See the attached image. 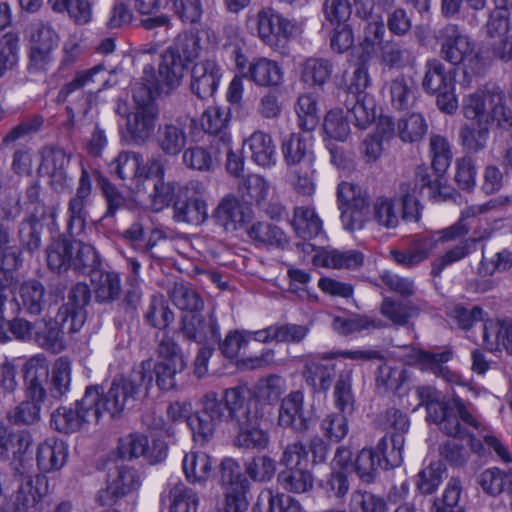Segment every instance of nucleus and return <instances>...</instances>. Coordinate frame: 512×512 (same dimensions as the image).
<instances>
[{"instance_id":"49","label":"nucleus","mask_w":512,"mask_h":512,"mask_svg":"<svg viewBox=\"0 0 512 512\" xmlns=\"http://www.w3.org/2000/svg\"><path fill=\"white\" fill-rule=\"evenodd\" d=\"M433 249V241L429 238L414 240L406 250H391V258L405 268H413L426 260Z\"/></svg>"},{"instance_id":"23","label":"nucleus","mask_w":512,"mask_h":512,"mask_svg":"<svg viewBox=\"0 0 512 512\" xmlns=\"http://www.w3.org/2000/svg\"><path fill=\"white\" fill-rule=\"evenodd\" d=\"M278 425L301 433L309 429V420L304 413V394L302 391H292L281 400Z\"/></svg>"},{"instance_id":"5","label":"nucleus","mask_w":512,"mask_h":512,"mask_svg":"<svg viewBox=\"0 0 512 512\" xmlns=\"http://www.w3.org/2000/svg\"><path fill=\"white\" fill-rule=\"evenodd\" d=\"M279 463L285 466L277 476V481L284 490L301 494L313 489L312 465L307 447L302 441L289 443L284 448Z\"/></svg>"},{"instance_id":"35","label":"nucleus","mask_w":512,"mask_h":512,"mask_svg":"<svg viewBox=\"0 0 512 512\" xmlns=\"http://www.w3.org/2000/svg\"><path fill=\"white\" fill-rule=\"evenodd\" d=\"M141 82H137L132 86V98L135 103V108H142L148 106H157L154 100V94L159 93L162 85L168 86L160 77L155 74V69L152 65H145L143 68V75Z\"/></svg>"},{"instance_id":"29","label":"nucleus","mask_w":512,"mask_h":512,"mask_svg":"<svg viewBox=\"0 0 512 512\" xmlns=\"http://www.w3.org/2000/svg\"><path fill=\"white\" fill-rule=\"evenodd\" d=\"M26 397L45 399L49 382V366L44 358L32 357L23 366Z\"/></svg>"},{"instance_id":"30","label":"nucleus","mask_w":512,"mask_h":512,"mask_svg":"<svg viewBox=\"0 0 512 512\" xmlns=\"http://www.w3.org/2000/svg\"><path fill=\"white\" fill-rule=\"evenodd\" d=\"M483 344L490 352L505 350L512 355V318L486 321L483 328Z\"/></svg>"},{"instance_id":"48","label":"nucleus","mask_w":512,"mask_h":512,"mask_svg":"<svg viewBox=\"0 0 512 512\" xmlns=\"http://www.w3.org/2000/svg\"><path fill=\"white\" fill-rule=\"evenodd\" d=\"M212 466V458L202 451L186 453L182 461L183 472L191 483L205 482L211 475Z\"/></svg>"},{"instance_id":"31","label":"nucleus","mask_w":512,"mask_h":512,"mask_svg":"<svg viewBox=\"0 0 512 512\" xmlns=\"http://www.w3.org/2000/svg\"><path fill=\"white\" fill-rule=\"evenodd\" d=\"M215 223L226 231L240 229L250 218L249 209L233 196L222 199L212 214Z\"/></svg>"},{"instance_id":"19","label":"nucleus","mask_w":512,"mask_h":512,"mask_svg":"<svg viewBox=\"0 0 512 512\" xmlns=\"http://www.w3.org/2000/svg\"><path fill=\"white\" fill-rule=\"evenodd\" d=\"M264 416L265 413L235 427L237 434L234 438V444L236 447L251 452H261L268 449L271 436L269 430L262 427Z\"/></svg>"},{"instance_id":"13","label":"nucleus","mask_w":512,"mask_h":512,"mask_svg":"<svg viewBox=\"0 0 512 512\" xmlns=\"http://www.w3.org/2000/svg\"><path fill=\"white\" fill-rule=\"evenodd\" d=\"M141 485L138 471L129 466H119L108 475V485L99 491L97 501L101 506L125 505V497Z\"/></svg>"},{"instance_id":"57","label":"nucleus","mask_w":512,"mask_h":512,"mask_svg":"<svg viewBox=\"0 0 512 512\" xmlns=\"http://www.w3.org/2000/svg\"><path fill=\"white\" fill-rule=\"evenodd\" d=\"M43 225L39 218L31 214L19 224L18 237L24 250L29 253L38 251L41 247V233Z\"/></svg>"},{"instance_id":"24","label":"nucleus","mask_w":512,"mask_h":512,"mask_svg":"<svg viewBox=\"0 0 512 512\" xmlns=\"http://www.w3.org/2000/svg\"><path fill=\"white\" fill-rule=\"evenodd\" d=\"M383 93L389 99L393 109L405 111L415 104L418 88L412 77L398 74L385 82Z\"/></svg>"},{"instance_id":"44","label":"nucleus","mask_w":512,"mask_h":512,"mask_svg":"<svg viewBox=\"0 0 512 512\" xmlns=\"http://www.w3.org/2000/svg\"><path fill=\"white\" fill-rule=\"evenodd\" d=\"M19 308L28 315L37 316L46 307L45 287L38 280H28L19 289Z\"/></svg>"},{"instance_id":"6","label":"nucleus","mask_w":512,"mask_h":512,"mask_svg":"<svg viewBox=\"0 0 512 512\" xmlns=\"http://www.w3.org/2000/svg\"><path fill=\"white\" fill-rule=\"evenodd\" d=\"M504 93L499 87L475 92L463 99L464 116L473 123H496L507 130L512 127V111L504 105Z\"/></svg>"},{"instance_id":"51","label":"nucleus","mask_w":512,"mask_h":512,"mask_svg":"<svg viewBox=\"0 0 512 512\" xmlns=\"http://www.w3.org/2000/svg\"><path fill=\"white\" fill-rule=\"evenodd\" d=\"M453 83V77L439 59L433 58L426 61L422 87L427 93L436 94L443 89H448Z\"/></svg>"},{"instance_id":"11","label":"nucleus","mask_w":512,"mask_h":512,"mask_svg":"<svg viewBox=\"0 0 512 512\" xmlns=\"http://www.w3.org/2000/svg\"><path fill=\"white\" fill-rule=\"evenodd\" d=\"M296 23L283 16L277 10L267 7L257 13V32L263 43L274 50L284 48V44L293 37Z\"/></svg>"},{"instance_id":"22","label":"nucleus","mask_w":512,"mask_h":512,"mask_svg":"<svg viewBox=\"0 0 512 512\" xmlns=\"http://www.w3.org/2000/svg\"><path fill=\"white\" fill-rule=\"evenodd\" d=\"M338 100L347 110V118L360 130L368 128L376 118V104L371 95L338 92Z\"/></svg>"},{"instance_id":"14","label":"nucleus","mask_w":512,"mask_h":512,"mask_svg":"<svg viewBox=\"0 0 512 512\" xmlns=\"http://www.w3.org/2000/svg\"><path fill=\"white\" fill-rule=\"evenodd\" d=\"M92 181L88 170L82 165L76 193L67 205L66 232L71 237L79 236L85 229L89 216L87 207L91 203Z\"/></svg>"},{"instance_id":"54","label":"nucleus","mask_w":512,"mask_h":512,"mask_svg":"<svg viewBox=\"0 0 512 512\" xmlns=\"http://www.w3.org/2000/svg\"><path fill=\"white\" fill-rule=\"evenodd\" d=\"M352 387V371H341L337 376L333 390L334 405L341 412L353 413L355 409V395Z\"/></svg>"},{"instance_id":"64","label":"nucleus","mask_w":512,"mask_h":512,"mask_svg":"<svg viewBox=\"0 0 512 512\" xmlns=\"http://www.w3.org/2000/svg\"><path fill=\"white\" fill-rule=\"evenodd\" d=\"M170 512H196L199 499L196 492L183 483H177L170 490Z\"/></svg>"},{"instance_id":"58","label":"nucleus","mask_w":512,"mask_h":512,"mask_svg":"<svg viewBox=\"0 0 512 512\" xmlns=\"http://www.w3.org/2000/svg\"><path fill=\"white\" fill-rule=\"evenodd\" d=\"M386 26L382 16L366 22L363 28V36L360 41L362 52L367 56L377 53L378 49L386 42Z\"/></svg>"},{"instance_id":"2","label":"nucleus","mask_w":512,"mask_h":512,"mask_svg":"<svg viewBox=\"0 0 512 512\" xmlns=\"http://www.w3.org/2000/svg\"><path fill=\"white\" fill-rule=\"evenodd\" d=\"M152 359L136 365L129 377H114L107 389L103 385H89L85 389V403L94 406L96 422L103 414L118 418L125 410L132 409L153 385Z\"/></svg>"},{"instance_id":"43","label":"nucleus","mask_w":512,"mask_h":512,"mask_svg":"<svg viewBox=\"0 0 512 512\" xmlns=\"http://www.w3.org/2000/svg\"><path fill=\"white\" fill-rule=\"evenodd\" d=\"M143 318L150 327L166 330L174 322L175 316L165 296L154 293L149 299Z\"/></svg>"},{"instance_id":"10","label":"nucleus","mask_w":512,"mask_h":512,"mask_svg":"<svg viewBox=\"0 0 512 512\" xmlns=\"http://www.w3.org/2000/svg\"><path fill=\"white\" fill-rule=\"evenodd\" d=\"M428 420L438 424L441 431L446 435L459 439L468 436V432L461 422L474 428L478 427V421L458 396H453L446 400L444 404L431 405Z\"/></svg>"},{"instance_id":"1","label":"nucleus","mask_w":512,"mask_h":512,"mask_svg":"<svg viewBox=\"0 0 512 512\" xmlns=\"http://www.w3.org/2000/svg\"><path fill=\"white\" fill-rule=\"evenodd\" d=\"M199 406L188 418V426L194 440L201 444L208 442L222 423L235 428L264 413L263 406L245 383L225 388L221 397L215 391H208L200 398Z\"/></svg>"},{"instance_id":"47","label":"nucleus","mask_w":512,"mask_h":512,"mask_svg":"<svg viewBox=\"0 0 512 512\" xmlns=\"http://www.w3.org/2000/svg\"><path fill=\"white\" fill-rule=\"evenodd\" d=\"M403 447L404 435L401 433H386L379 440L375 447V451L381 458L384 470L400 466L403 461Z\"/></svg>"},{"instance_id":"52","label":"nucleus","mask_w":512,"mask_h":512,"mask_svg":"<svg viewBox=\"0 0 512 512\" xmlns=\"http://www.w3.org/2000/svg\"><path fill=\"white\" fill-rule=\"evenodd\" d=\"M398 200L389 196L377 197L372 205V219L381 227L394 229L399 225Z\"/></svg>"},{"instance_id":"50","label":"nucleus","mask_w":512,"mask_h":512,"mask_svg":"<svg viewBox=\"0 0 512 512\" xmlns=\"http://www.w3.org/2000/svg\"><path fill=\"white\" fill-rule=\"evenodd\" d=\"M334 368L333 364H326L320 360L311 359L304 366L303 376L315 391L326 393L332 385L335 374Z\"/></svg>"},{"instance_id":"42","label":"nucleus","mask_w":512,"mask_h":512,"mask_svg":"<svg viewBox=\"0 0 512 512\" xmlns=\"http://www.w3.org/2000/svg\"><path fill=\"white\" fill-rule=\"evenodd\" d=\"M92 277L95 301L99 304H111L122 294L121 277L114 271H100Z\"/></svg>"},{"instance_id":"25","label":"nucleus","mask_w":512,"mask_h":512,"mask_svg":"<svg viewBox=\"0 0 512 512\" xmlns=\"http://www.w3.org/2000/svg\"><path fill=\"white\" fill-rule=\"evenodd\" d=\"M32 443L30 433L26 431H13L0 425V462L10 461V465L18 470L23 455Z\"/></svg>"},{"instance_id":"27","label":"nucleus","mask_w":512,"mask_h":512,"mask_svg":"<svg viewBox=\"0 0 512 512\" xmlns=\"http://www.w3.org/2000/svg\"><path fill=\"white\" fill-rule=\"evenodd\" d=\"M409 357L423 371L431 372L438 377L441 376L449 382H453L456 378V375L445 366L453 358V351L450 348H445L441 352L413 348Z\"/></svg>"},{"instance_id":"56","label":"nucleus","mask_w":512,"mask_h":512,"mask_svg":"<svg viewBox=\"0 0 512 512\" xmlns=\"http://www.w3.org/2000/svg\"><path fill=\"white\" fill-rule=\"evenodd\" d=\"M187 367V364L172 363L165 361H156L151 366L152 377L155 376L156 385L163 392L175 390L177 388L176 376L181 374Z\"/></svg>"},{"instance_id":"12","label":"nucleus","mask_w":512,"mask_h":512,"mask_svg":"<svg viewBox=\"0 0 512 512\" xmlns=\"http://www.w3.org/2000/svg\"><path fill=\"white\" fill-rule=\"evenodd\" d=\"M173 212V219L178 223H204L208 218L204 186L198 181L189 182L174 201Z\"/></svg>"},{"instance_id":"33","label":"nucleus","mask_w":512,"mask_h":512,"mask_svg":"<svg viewBox=\"0 0 512 512\" xmlns=\"http://www.w3.org/2000/svg\"><path fill=\"white\" fill-rule=\"evenodd\" d=\"M311 147V137L300 133L285 135L281 143L284 161L289 166L313 164L315 157Z\"/></svg>"},{"instance_id":"39","label":"nucleus","mask_w":512,"mask_h":512,"mask_svg":"<svg viewBox=\"0 0 512 512\" xmlns=\"http://www.w3.org/2000/svg\"><path fill=\"white\" fill-rule=\"evenodd\" d=\"M251 152V160L263 168L276 164V150L272 137L263 132L255 131L244 142Z\"/></svg>"},{"instance_id":"21","label":"nucleus","mask_w":512,"mask_h":512,"mask_svg":"<svg viewBox=\"0 0 512 512\" xmlns=\"http://www.w3.org/2000/svg\"><path fill=\"white\" fill-rule=\"evenodd\" d=\"M118 455L122 459L131 460L143 456L151 464L163 461L167 456V447L163 443H154L149 447L148 438L143 434H130L122 438L118 445Z\"/></svg>"},{"instance_id":"7","label":"nucleus","mask_w":512,"mask_h":512,"mask_svg":"<svg viewBox=\"0 0 512 512\" xmlns=\"http://www.w3.org/2000/svg\"><path fill=\"white\" fill-rule=\"evenodd\" d=\"M336 195L344 230L354 233L364 229L371 220L368 192L357 184L342 181Z\"/></svg>"},{"instance_id":"26","label":"nucleus","mask_w":512,"mask_h":512,"mask_svg":"<svg viewBox=\"0 0 512 512\" xmlns=\"http://www.w3.org/2000/svg\"><path fill=\"white\" fill-rule=\"evenodd\" d=\"M231 110L230 107L210 106L201 118V126L205 133L213 136L212 142L222 144L227 149V144L232 142L230 134Z\"/></svg>"},{"instance_id":"4","label":"nucleus","mask_w":512,"mask_h":512,"mask_svg":"<svg viewBox=\"0 0 512 512\" xmlns=\"http://www.w3.org/2000/svg\"><path fill=\"white\" fill-rule=\"evenodd\" d=\"M48 267L56 272L73 269L78 273H87L99 264L94 247L64 236L52 241L46 250Z\"/></svg>"},{"instance_id":"20","label":"nucleus","mask_w":512,"mask_h":512,"mask_svg":"<svg viewBox=\"0 0 512 512\" xmlns=\"http://www.w3.org/2000/svg\"><path fill=\"white\" fill-rule=\"evenodd\" d=\"M222 69L214 59H205L192 68L191 90L200 99H207L217 91Z\"/></svg>"},{"instance_id":"15","label":"nucleus","mask_w":512,"mask_h":512,"mask_svg":"<svg viewBox=\"0 0 512 512\" xmlns=\"http://www.w3.org/2000/svg\"><path fill=\"white\" fill-rule=\"evenodd\" d=\"M91 289L88 284L78 282L74 284L67 296V302L59 307L57 320L69 332H78L87 319L86 307L91 300Z\"/></svg>"},{"instance_id":"63","label":"nucleus","mask_w":512,"mask_h":512,"mask_svg":"<svg viewBox=\"0 0 512 512\" xmlns=\"http://www.w3.org/2000/svg\"><path fill=\"white\" fill-rule=\"evenodd\" d=\"M462 487L459 479L452 477L444 490L442 498L435 499L430 512H464L458 505Z\"/></svg>"},{"instance_id":"38","label":"nucleus","mask_w":512,"mask_h":512,"mask_svg":"<svg viewBox=\"0 0 512 512\" xmlns=\"http://www.w3.org/2000/svg\"><path fill=\"white\" fill-rule=\"evenodd\" d=\"M73 334L69 332L60 322L57 320V315L52 320L48 321H37L34 335V341L46 350L52 352H59L64 348L63 335Z\"/></svg>"},{"instance_id":"55","label":"nucleus","mask_w":512,"mask_h":512,"mask_svg":"<svg viewBox=\"0 0 512 512\" xmlns=\"http://www.w3.org/2000/svg\"><path fill=\"white\" fill-rule=\"evenodd\" d=\"M238 190L247 204L262 206L269 194V184L262 176L251 174L240 181Z\"/></svg>"},{"instance_id":"61","label":"nucleus","mask_w":512,"mask_h":512,"mask_svg":"<svg viewBox=\"0 0 512 512\" xmlns=\"http://www.w3.org/2000/svg\"><path fill=\"white\" fill-rule=\"evenodd\" d=\"M43 124L44 117L41 114L26 116L7 132L2 139L1 145L9 147L18 140L31 138L41 130Z\"/></svg>"},{"instance_id":"17","label":"nucleus","mask_w":512,"mask_h":512,"mask_svg":"<svg viewBox=\"0 0 512 512\" xmlns=\"http://www.w3.org/2000/svg\"><path fill=\"white\" fill-rule=\"evenodd\" d=\"M47 491L48 481L44 476L29 477L15 491L12 507L22 512H43Z\"/></svg>"},{"instance_id":"8","label":"nucleus","mask_w":512,"mask_h":512,"mask_svg":"<svg viewBox=\"0 0 512 512\" xmlns=\"http://www.w3.org/2000/svg\"><path fill=\"white\" fill-rule=\"evenodd\" d=\"M200 38L194 34L179 36L162 55L159 74L168 87L177 86L189 63L200 55Z\"/></svg>"},{"instance_id":"9","label":"nucleus","mask_w":512,"mask_h":512,"mask_svg":"<svg viewBox=\"0 0 512 512\" xmlns=\"http://www.w3.org/2000/svg\"><path fill=\"white\" fill-rule=\"evenodd\" d=\"M26 36L29 40V73H45L53 63V52L58 46L59 35L48 22L38 19L29 23Z\"/></svg>"},{"instance_id":"18","label":"nucleus","mask_w":512,"mask_h":512,"mask_svg":"<svg viewBox=\"0 0 512 512\" xmlns=\"http://www.w3.org/2000/svg\"><path fill=\"white\" fill-rule=\"evenodd\" d=\"M180 330L183 336L199 344H213L221 338L220 327L214 313L206 319L200 313L184 315Z\"/></svg>"},{"instance_id":"34","label":"nucleus","mask_w":512,"mask_h":512,"mask_svg":"<svg viewBox=\"0 0 512 512\" xmlns=\"http://www.w3.org/2000/svg\"><path fill=\"white\" fill-rule=\"evenodd\" d=\"M158 107L148 106L135 108V111L127 116V131L131 139L137 143H144L155 129L158 118Z\"/></svg>"},{"instance_id":"28","label":"nucleus","mask_w":512,"mask_h":512,"mask_svg":"<svg viewBox=\"0 0 512 512\" xmlns=\"http://www.w3.org/2000/svg\"><path fill=\"white\" fill-rule=\"evenodd\" d=\"M165 169L159 160H152L146 178L153 181V192L150 194L151 207L155 212L162 211L176 200V184L164 181Z\"/></svg>"},{"instance_id":"62","label":"nucleus","mask_w":512,"mask_h":512,"mask_svg":"<svg viewBox=\"0 0 512 512\" xmlns=\"http://www.w3.org/2000/svg\"><path fill=\"white\" fill-rule=\"evenodd\" d=\"M141 161V155L136 152H121L110 163L109 169L121 180L133 179L142 175Z\"/></svg>"},{"instance_id":"53","label":"nucleus","mask_w":512,"mask_h":512,"mask_svg":"<svg viewBox=\"0 0 512 512\" xmlns=\"http://www.w3.org/2000/svg\"><path fill=\"white\" fill-rule=\"evenodd\" d=\"M491 124L467 123L460 128L459 140L465 151L478 153L485 149Z\"/></svg>"},{"instance_id":"32","label":"nucleus","mask_w":512,"mask_h":512,"mask_svg":"<svg viewBox=\"0 0 512 512\" xmlns=\"http://www.w3.org/2000/svg\"><path fill=\"white\" fill-rule=\"evenodd\" d=\"M243 77L261 87H276L283 82V71L278 62L265 57L253 59Z\"/></svg>"},{"instance_id":"59","label":"nucleus","mask_w":512,"mask_h":512,"mask_svg":"<svg viewBox=\"0 0 512 512\" xmlns=\"http://www.w3.org/2000/svg\"><path fill=\"white\" fill-rule=\"evenodd\" d=\"M510 484H512V468L506 471L497 467L489 468L483 471L479 477V485L482 490L491 496L506 492Z\"/></svg>"},{"instance_id":"16","label":"nucleus","mask_w":512,"mask_h":512,"mask_svg":"<svg viewBox=\"0 0 512 512\" xmlns=\"http://www.w3.org/2000/svg\"><path fill=\"white\" fill-rule=\"evenodd\" d=\"M85 394L80 400H76L75 407L61 406L51 414V427L60 433L70 434L81 429V427L91 422V418L96 422V411L94 406L90 407L85 403Z\"/></svg>"},{"instance_id":"45","label":"nucleus","mask_w":512,"mask_h":512,"mask_svg":"<svg viewBox=\"0 0 512 512\" xmlns=\"http://www.w3.org/2000/svg\"><path fill=\"white\" fill-rule=\"evenodd\" d=\"M249 237L257 246L285 249L289 244L286 233L268 222L254 223L248 230Z\"/></svg>"},{"instance_id":"41","label":"nucleus","mask_w":512,"mask_h":512,"mask_svg":"<svg viewBox=\"0 0 512 512\" xmlns=\"http://www.w3.org/2000/svg\"><path fill=\"white\" fill-rule=\"evenodd\" d=\"M219 145L215 142L209 146H192L183 151L182 160L186 167L202 172L213 171L218 165Z\"/></svg>"},{"instance_id":"36","label":"nucleus","mask_w":512,"mask_h":512,"mask_svg":"<svg viewBox=\"0 0 512 512\" xmlns=\"http://www.w3.org/2000/svg\"><path fill=\"white\" fill-rule=\"evenodd\" d=\"M188 135L180 123H164L158 127L155 141L158 148L167 156H177L184 151Z\"/></svg>"},{"instance_id":"3","label":"nucleus","mask_w":512,"mask_h":512,"mask_svg":"<svg viewBox=\"0 0 512 512\" xmlns=\"http://www.w3.org/2000/svg\"><path fill=\"white\" fill-rule=\"evenodd\" d=\"M437 39L442 59L452 65L462 64L466 75L481 74L489 65V56L483 50H476L475 43L457 24L449 23L442 27Z\"/></svg>"},{"instance_id":"60","label":"nucleus","mask_w":512,"mask_h":512,"mask_svg":"<svg viewBox=\"0 0 512 512\" xmlns=\"http://www.w3.org/2000/svg\"><path fill=\"white\" fill-rule=\"evenodd\" d=\"M475 244V238L469 237L461 240L456 246L447 250L442 256L433 261L431 275L433 277H438L447 266L467 257L472 252Z\"/></svg>"},{"instance_id":"46","label":"nucleus","mask_w":512,"mask_h":512,"mask_svg":"<svg viewBox=\"0 0 512 512\" xmlns=\"http://www.w3.org/2000/svg\"><path fill=\"white\" fill-rule=\"evenodd\" d=\"M333 64L324 58H308L300 65V79L310 87H322L331 78Z\"/></svg>"},{"instance_id":"37","label":"nucleus","mask_w":512,"mask_h":512,"mask_svg":"<svg viewBox=\"0 0 512 512\" xmlns=\"http://www.w3.org/2000/svg\"><path fill=\"white\" fill-rule=\"evenodd\" d=\"M68 449L66 444L54 438L39 444L36 460L40 471L49 473L61 469L66 463Z\"/></svg>"},{"instance_id":"40","label":"nucleus","mask_w":512,"mask_h":512,"mask_svg":"<svg viewBox=\"0 0 512 512\" xmlns=\"http://www.w3.org/2000/svg\"><path fill=\"white\" fill-rule=\"evenodd\" d=\"M291 225L296 235L303 240H312L323 233V225L314 208L298 206L294 209Z\"/></svg>"}]
</instances>
